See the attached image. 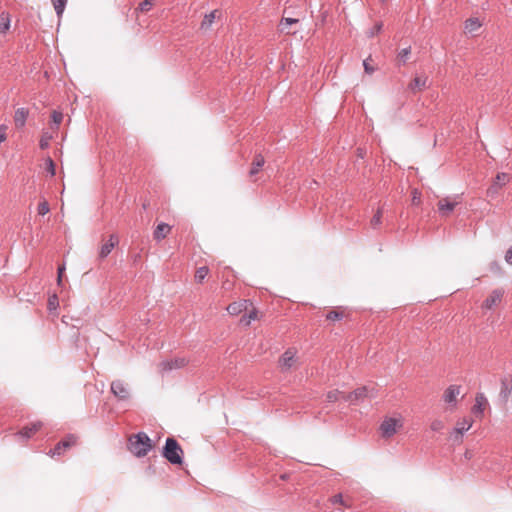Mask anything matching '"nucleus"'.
Returning <instances> with one entry per match:
<instances>
[{
  "mask_svg": "<svg viewBox=\"0 0 512 512\" xmlns=\"http://www.w3.org/2000/svg\"><path fill=\"white\" fill-rule=\"evenodd\" d=\"M445 427V424L440 419H435L431 422L430 428L432 431H440Z\"/></svg>",
  "mask_w": 512,
  "mask_h": 512,
  "instance_id": "42",
  "label": "nucleus"
},
{
  "mask_svg": "<svg viewBox=\"0 0 512 512\" xmlns=\"http://www.w3.org/2000/svg\"><path fill=\"white\" fill-rule=\"evenodd\" d=\"M111 391L113 392V394L116 397H118L121 400H125V399H127L129 397L128 387L121 380H116V381L112 382V384H111Z\"/></svg>",
  "mask_w": 512,
  "mask_h": 512,
  "instance_id": "16",
  "label": "nucleus"
},
{
  "mask_svg": "<svg viewBox=\"0 0 512 512\" xmlns=\"http://www.w3.org/2000/svg\"><path fill=\"white\" fill-rule=\"evenodd\" d=\"M64 271H65V265L64 264L58 267V275H57V284L58 285L62 284V277H63Z\"/></svg>",
  "mask_w": 512,
  "mask_h": 512,
  "instance_id": "45",
  "label": "nucleus"
},
{
  "mask_svg": "<svg viewBox=\"0 0 512 512\" xmlns=\"http://www.w3.org/2000/svg\"><path fill=\"white\" fill-rule=\"evenodd\" d=\"M512 180V175L506 172H498L493 178L491 185L487 188L486 194L490 198H495L500 190Z\"/></svg>",
  "mask_w": 512,
  "mask_h": 512,
  "instance_id": "7",
  "label": "nucleus"
},
{
  "mask_svg": "<svg viewBox=\"0 0 512 512\" xmlns=\"http://www.w3.org/2000/svg\"><path fill=\"white\" fill-rule=\"evenodd\" d=\"M330 502H331L332 504H340V505H343V506L348 507V508H349V507H351V505H350V504H348V503L343 499L342 494H336V495L332 496V497L330 498Z\"/></svg>",
  "mask_w": 512,
  "mask_h": 512,
  "instance_id": "38",
  "label": "nucleus"
},
{
  "mask_svg": "<svg viewBox=\"0 0 512 512\" xmlns=\"http://www.w3.org/2000/svg\"><path fill=\"white\" fill-rule=\"evenodd\" d=\"M505 261L509 264V265H512V247L508 249V251L506 252V255H505Z\"/></svg>",
  "mask_w": 512,
  "mask_h": 512,
  "instance_id": "46",
  "label": "nucleus"
},
{
  "mask_svg": "<svg viewBox=\"0 0 512 512\" xmlns=\"http://www.w3.org/2000/svg\"><path fill=\"white\" fill-rule=\"evenodd\" d=\"M346 395L345 392L339 391V390H332L329 391L326 395V399L328 402H337L341 399L344 400V396Z\"/></svg>",
  "mask_w": 512,
  "mask_h": 512,
  "instance_id": "31",
  "label": "nucleus"
},
{
  "mask_svg": "<svg viewBox=\"0 0 512 512\" xmlns=\"http://www.w3.org/2000/svg\"><path fill=\"white\" fill-rule=\"evenodd\" d=\"M473 425V419L470 418V417H462V418H459L456 423H455V426L451 432V436L456 440V441H459L461 442L462 441V436L465 432H467L468 430L471 429Z\"/></svg>",
  "mask_w": 512,
  "mask_h": 512,
  "instance_id": "9",
  "label": "nucleus"
},
{
  "mask_svg": "<svg viewBox=\"0 0 512 512\" xmlns=\"http://www.w3.org/2000/svg\"><path fill=\"white\" fill-rule=\"evenodd\" d=\"M118 243V236L115 234L110 235L109 239L106 242L102 243V245L100 246L99 258H106L111 253V251L118 245Z\"/></svg>",
  "mask_w": 512,
  "mask_h": 512,
  "instance_id": "14",
  "label": "nucleus"
},
{
  "mask_svg": "<svg viewBox=\"0 0 512 512\" xmlns=\"http://www.w3.org/2000/svg\"><path fill=\"white\" fill-rule=\"evenodd\" d=\"M382 28V24H376L375 27H374V30L372 31L371 35L373 36L374 34L378 33Z\"/></svg>",
  "mask_w": 512,
  "mask_h": 512,
  "instance_id": "47",
  "label": "nucleus"
},
{
  "mask_svg": "<svg viewBox=\"0 0 512 512\" xmlns=\"http://www.w3.org/2000/svg\"><path fill=\"white\" fill-rule=\"evenodd\" d=\"M43 426L41 421L33 422L25 427H23L19 434L25 438L32 437L35 433H37Z\"/></svg>",
  "mask_w": 512,
  "mask_h": 512,
  "instance_id": "19",
  "label": "nucleus"
},
{
  "mask_svg": "<svg viewBox=\"0 0 512 512\" xmlns=\"http://www.w3.org/2000/svg\"><path fill=\"white\" fill-rule=\"evenodd\" d=\"M154 5V0H144L139 4V10L141 12H148Z\"/></svg>",
  "mask_w": 512,
  "mask_h": 512,
  "instance_id": "40",
  "label": "nucleus"
},
{
  "mask_svg": "<svg viewBox=\"0 0 512 512\" xmlns=\"http://www.w3.org/2000/svg\"><path fill=\"white\" fill-rule=\"evenodd\" d=\"M427 83L426 77L416 76L409 84V89L413 92L422 91Z\"/></svg>",
  "mask_w": 512,
  "mask_h": 512,
  "instance_id": "25",
  "label": "nucleus"
},
{
  "mask_svg": "<svg viewBox=\"0 0 512 512\" xmlns=\"http://www.w3.org/2000/svg\"><path fill=\"white\" fill-rule=\"evenodd\" d=\"M345 315V310L341 307H338L332 311H330L327 315H326V319L329 320V321H339L341 320Z\"/></svg>",
  "mask_w": 512,
  "mask_h": 512,
  "instance_id": "29",
  "label": "nucleus"
},
{
  "mask_svg": "<svg viewBox=\"0 0 512 512\" xmlns=\"http://www.w3.org/2000/svg\"><path fill=\"white\" fill-rule=\"evenodd\" d=\"M186 364H187V361L184 358H176V359L162 361L158 367L161 372H167L172 369L182 368Z\"/></svg>",
  "mask_w": 512,
  "mask_h": 512,
  "instance_id": "15",
  "label": "nucleus"
},
{
  "mask_svg": "<svg viewBox=\"0 0 512 512\" xmlns=\"http://www.w3.org/2000/svg\"><path fill=\"white\" fill-rule=\"evenodd\" d=\"M251 309H248V313L243 315L240 319V323L244 324L245 326H249L253 320H257L260 318L259 311L252 305L250 306Z\"/></svg>",
  "mask_w": 512,
  "mask_h": 512,
  "instance_id": "21",
  "label": "nucleus"
},
{
  "mask_svg": "<svg viewBox=\"0 0 512 512\" xmlns=\"http://www.w3.org/2000/svg\"><path fill=\"white\" fill-rule=\"evenodd\" d=\"M376 389L372 386H361L354 391L346 393L344 400L351 404H358L365 399L376 397Z\"/></svg>",
  "mask_w": 512,
  "mask_h": 512,
  "instance_id": "5",
  "label": "nucleus"
},
{
  "mask_svg": "<svg viewBox=\"0 0 512 512\" xmlns=\"http://www.w3.org/2000/svg\"><path fill=\"white\" fill-rule=\"evenodd\" d=\"M250 306H252L251 301L242 299V300H238V301H234V302L230 303L227 306L226 310L229 315L237 316L240 313H242L243 311H247Z\"/></svg>",
  "mask_w": 512,
  "mask_h": 512,
  "instance_id": "13",
  "label": "nucleus"
},
{
  "mask_svg": "<svg viewBox=\"0 0 512 512\" xmlns=\"http://www.w3.org/2000/svg\"><path fill=\"white\" fill-rule=\"evenodd\" d=\"M488 406L489 403L485 395L483 393H477L475 396V403L471 411L477 418L482 419Z\"/></svg>",
  "mask_w": 512,
  "mask_h": 512,
  "instance_id": "12",
  "label": "nucleus"
},
{
  "mask_svg": "<svg viewBox=\"0 0 512 512\" xmlns=\"http://www.w3.org/2000/svg\"><path fill=\"white\" fill-rule=\"evenodd\" d=\"M183 451L174 438H168L163 451V456L172 464L182 463Z\"/></svg>",
  "mask_w": 512,
  "mask_h": 512,
  "instance_id": "6",
  "label": "nucleus"
},
{
  "mask_svg": "<svg viewBox=\"0 0 512 512\" xmlns=\"http://www.w3.org/2000/svg\"><path fill=\"white\" fill-rule=\"evenodd\" d=\"M78 442V437L74 434L67 435L61 442H59L48 455L51 457L60 456L65 450L75 446Z\"/></svg>",
  "mask_w": 512,
  "mask_h": 512,
  "instance_id": "10",
  "label": "nucleus"
},
{
  "mask_svg": "<svg viewBox=\"0 0 512 512\" xmlns=\"http://www.w3.org/2000/svg\"><path fill=\"white\" fill-rule=\"evenodd\" d=\"M482 24L483 23L479 18H469L465 21L464 28L467 33L472 34L477 32L481 28Z\"/></svg>",
  "mask_w": 512,
  "mask_h": 512,
  "instance_id": "23",
  "label": "nucleus"
},
{
  "mask_svg": "<svg viewBox=\"0 0 512 512\" xmlns=\"http://www.w3.org/2000/svg\"><path fill=\"white\" fill-rule=\"evenodd\" d=\"M129 451L137 457H143L152 449L151 439L144 432L132 435L128 442Z\"/></svg>",
  "mask_w": 512,
  "mask_h": 512,
  "instance_id": "2",
  "label": "nucleus"
},
{
  "mask_svg": "<svg viewBox=\"0 0 512 512\" xmlns=\"http://www.w3.org/2000/svg\"><path fill=\"white\" fill-rule=\"evenodd\" d=\"M504 296V290L497 288L492 290L481 304L483 311H489L499 306Z\"/></svg>",
  "mask_w": 512,
  "mask_h": 512,
  "instance_id": "8",
  "label": "nucleus"
},
{
  "mask_svg": "<svg viewBox=\"0 0 512 512\" xmlns=\"http://www.w3.org/2000/svg\"><path fill=\"white\" fill-rule=\"evenodd\" d=\"M8 127L5 124L0 125V144L7 139Z\"/></svg>",
  "mask_w": 512,
  "mask_h": 512,
  "instance_id": "44",
  "label": "nucleus"
},
{
  "mask_svg": "<svg viewBox=\"0 0 512 512\" xmlns=\"http://www.w3.org/2000/svg\"><path fill=\"white\" fill-rule=\"evenodd\" d=\"M405 426V417L399 413L394 412L383 418L379 425V433L383 439H391L396 434L400 433Z\"/></svg>",
  "mask_w": 512,
  "mask_h": 512,
  "instance_id": "1",
  "label": "nucleus"
},
{
  "mask_svg": "<svg viewBox=\"0 0 512 512\" xmlns=\"http://www.w3.org/2000/svg\"><path fill=\"white\" fill-rule=\"evenodd\" d=\"M171 229V226L166 223L158 224L153 232L154 239L160 241L166 238L167 235L170 233Z\"/></svg>",
  "mask_w": 512,
  "mask_h": 512,
  "instance_id": "20",
  "label": "nucleus"
},
{
  "mask_svg": "<svg viewBox=\"0 0 512 512\" xmlns=\"http://www.w3.org/2000/svg\"><path fill=\"white\" fill-rule=\"evenodd\" d=\"M460 203V196L445 197L438 201V210L442 216H448Z\"/></svg>",
  "mask_w": 512,
  "mask_h": 512,
  "instance_id": "11",
  "label": "nucleus"
},
{
  "mask_svg": "<svg viewBox=\"0 0 512 512\" xmlns=\"http://www.w3.org/2000/svg\"><path fill=\"white\" fill-rule=\"evenodd\" d=\"M412 199L411 202L413 205H420L421 203V193L417 189H413L411 191Z\"/></svg>",
  "mask_w": 512,
  "mask_h": 512,
  "instance_id": "43",
  "label": "nucleus"
},
{
  "mask_svg": "<svg viewBox=\"0 0 512 512\" xmlns=\"http://www.w3.org/2000/svg\"><path fill=\"white\" fill-rule=\"evenodd\" d=\"M50 211L49 203L45 198H42L37 206V212L39 215L44 216Z\"/></svg>",
  "mask_w": 512,
  "mask_h": 512,
  "instance_id": "35",
  "label": "nucleus"
},
{
  "mask_svg": "<svg viewBox=\"0 0 512 512\" xmlns=\"http://www.w3.org/2000/svg\"><path fill=\"white\" fill-rule=\"evenodd\" d=\"M461 390L460 385H450L444 390L441 400L445 413H454L458 409L460 399L462 398Z\"/></svg>",
  "mask_w": 512,
  "mask_h": 512,
  "instance_id": "3",
  "label": "nucleus"
},
{
  "mask_svg": "<svg viewBox=\"0 0 512 512\" xmlns=\"http://www.w3.org/2000/svg\"><path fill=\"white\" fill-rule=\"evenodd\" d=\"M299 365L298 350L294 347L288 348L278 359V367L283 373L296 370Z\"/></svg>",
  "mask_w": 512,
  "mask_h": 512,
  "instance_id": "4",
  "label": "nucleus"
},
{
  "mask_svg": "<svg viewBox=\"0 0 512 512\" xmlns=\"http://www.w3.org/2000/svg\"><path fill=\"white\" fill-rule=\"evenodd\" d=\"M58 306H59L58 297L56 294H53L48 299V309L50 311H53V310H56L58 308Z\"/></svg>",
  "mask_w": 512,
  "mask_h": 512,
  "instance_id": "39",
  "label": "nucleus"
},
{
  "mask_svg": "<svg viewBox=\"0 0 512 512\" xmlns=\"http://www.w3.org/2000/svg\"><path fill=\"white\" fill-rule=\"evenodd\" d=\"M411 54V47L401 49L397 54V61L400 64H405Z\"/></svg>",
  "mask_w": 512,
  "mask_h": 512,
  "instance_id": "33",
  "label": "nucleus"
},
{
  "mask_svg": "<svg viewBox=\"0 0 512 512\" xmlns=\"http://www.w3.org/2000/svg\"><path fill=\"white\" fill-rule=\"evenodd\" d=\"M298 19L295 18H282L278 25V30L280 33H285L287 35L295 34V31L286 30V26H291L292 24L298 23Z\"/></svg>",
  "mask_w": 512,
  "mask_h": 512,
  "instance_id": "24",
  "label": "nucleus"
},
{
  "mask_svg": "<svg viewBox=\"0 0 512 512\" xmlns=\"http://www.w3.org/2000/svg\"><path fill=\"white\" fill-rule=\"evenodd\" d=\"M28 110L25 108H19L15 111L14 123L17 128H22L27 120Z\"/></svg>",
  "mask_w": 512,
  "mask_h": 512,
  "instance_id": "22",
  "label": "nucleus"
},
{
  "mask_svg": "<svg viewBox=\"0 0 512 512\" xmlns=\"http://www.w3.org/2000/svg\"><path fill=\"white\" fill-rule=\"evenodd\" d=\"M52 138H53V136L50 133L44 132L40 138V142H39L40 148L46 149L49 146V143L52 140Z\"/></svg>",
  "mask_w": 512,
  "mask_h": 512,
  "instance_id": "36",
  "label": "nucleus"
},
{
  "mask_svg": "<svg viewBox=\"0 0 512 512\" xmlns=\"http://www.w3.org/2000/svg\"><path fill=\"white\" fill-rule=\"evenodd\" d=\"M209 274V268L207 266H202L197 268L194 275V280L198 284H202Z\"/></svg>",
  "mask_w": 512,
  "mask_h": 512,
  "instance_id": "28",
  "label": "nucleus"
},
{
  "mask_svg": "<svg viewBox=\"0 0 512 512\" xmlns=\"http://www.w3.org/2000/svg\"><path fill=\"white\" fill-rule=\"evenodd\" d=\"M51 1L54 6V9L57 13V16L61 17L64 12L65 6L67 4V0H51Z\"/></svg>",
  "mask_w": 512,
  "mask_h": 512,
  "instance_id": "34",
  "label": "nucleus"
},
{
  "mask_svg": "<svg viewBox=\"0 0 512 512\" xmlns=\"http://www.w3.org/2000/svg\"><path fill=\"white\" fill-rule=\"evenodd\" d=\"M372 61V58L371 56H369L367 59H365L363 61V67H364V71L367 73V74H373L375 71H376V67L373 66L370 62Z\"/></svg>",
  "mask_w": 512,
  "mask_h": 512,
  "instance_id": "37",
  "label": "nucleus"
},
{
  "mask_svg": "<svg viewBox=\"0 0 512 512\" xmlns=\"http://www.w3.org/2000/svg\"><path fill=\"white\" fill-rule=\"evenodd\" d=\"M383 209L379 207L374 216L370 220V225L372 228L377 229L382 223Z\"/></svg>",
  "mask_w": 512,
  "mask_h": 512,
  "instance_id": "30",
  "label": "nucleus"
},
{
  "mask_svg": "<svg viewBox=\"0 0 512 512\" xmlns=\"http://www.w3.org/2000/svg\"><path fill=\"white\" fill-rule=\"evenodd\" d=\"M52 123L51 126L52 129H58V126L61 124L63 120V113L57 110H53L51 113Z\"/></svg>",
  "mask_w": 512,
  "mask_h": 512,
  "instance_id": "32",
  "label": "nucleus"
},
{
  "mask_svg": "<svg viewBox=\"0 0 512 512\" xmlns=\"http://www.w3.org/2000/svg\"><path fill=\"white\" fill-rule=\"evenodd\" d=\"M217 13H218V10H214V11L208 13V14H205L204 17H203V20H202V22L200 24V29L201 30H208V29H210V27L212 26V24L215 21Z\"/></svg>",
  "mask_w": 512,
  "mask_h": 512,
  "instance_id": "26",
  "label": "nucleus"
},
{
  "mask_svg": "<svg viewBox=\"0 0 512 512\" xmlns=\"http://www.w3.org/2000/svg\"><path fill=\"white\" fill-rule=\"evenodd\" d=\"M502 401L507 403L512 396V379L504 378L501 380V388L499 393Z\"/></svg>",
  "mask_w": 512,
  "mask_h": 512,
  "instance_id": "17",
  "label": "nucleus"
},
{
  "mask_svg": "<svg viewBox=\"0 0 512 512\" xmlns=\"http://www.w3.org/2000/svg\"><path fill=\"white\" fill-rule=\"evenodd\" d=\"M222 287L226 290L231 288V284L228 281H224Z\"/></svg>",
  "mask_w": 512,
  "mask_h": 512,
  "instance_id": "48",
  "label": "nucleus"
},
{
  "mask_svg": "<svg viewBox=\"0 0 512 512\" xmlns=\"http://www.w3.org/2000/svg\"><path fill=\"white\" fill-rule=\"evenodd\" d=\"M11 25V17L7 12H2L0 14V33L5 34L10 29Z\"/></svg>",
  "mask_w": 512,
  "mask_h": 512,
  "instance_id": "27",
  "label": "nucleus"
},
{
  "mask_svg": "<svg viewBox=\"0 0 512 512\" xmlns=\"http://www.w3.org/2000/svg\"><path fill=\"white\" fill-rule=\"evenodd\" d=\"M264 164H265L264 156L262 154H256L251 163V167H250V170L248 173L249 177L253 178L256 174H258L259 171L261 170V168L264 166Z\"/></svg>",
  "mask_w": 512,
  "mask_h": 512,
  "instance_id": "18",
  "label": "nucleus"
},
{
  "mask_svg": "<svg viewBox=\"0 0 512 512\" xmlns=\"http://www.w3.org/2000/svg\"><path fill=\"white\" fill-rule=\"evenodd\" d=\"M45 163H46V169H47L48 173L51 176H55V174H56V167H55L54 161L50 157H48L45 160Z\"/></svg>",
  "mask_w": 512,
  "mask_h": 512,
  "instance_id": "41",
  "label": "nucleus"
}]
</instances>
